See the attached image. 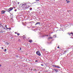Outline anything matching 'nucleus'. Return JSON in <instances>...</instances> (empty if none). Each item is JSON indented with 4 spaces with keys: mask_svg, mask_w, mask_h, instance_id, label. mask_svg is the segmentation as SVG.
Here are the masks:
<instances>
[{
    "mask_svg": "<svg viewBox=\"0 0 73 73\" xmlns=\"http://www.w3.org/2000/svg\"><path fill=\"white\" fill-rule=\"evenodd\" d=\"M4 31H0L1 33H4Z\"/></svg>",
    "mask_w": 73,
    "mask_h": 73,
    "instance_id": "obj_10",
    "label": "nucleus"
},
{
    "mask_svg": "<svg viewBox=\"0 0 73 73\" xmlns=\"http://www.w3.org/2000/svg\"><path fill=\"white\" fill-rule=\"evenodd\" d=\"M53 37L54 38L56 37V35H55L53 36Z\"/></svg>",
    "mask_w": 73,
    "mask_h": 73,
    "instance_id": "obj_15",
    "label": "nucleus"
},
{
    "mask_svg": "<svg viewBox=\"0 0 73 73\" xmlns=\"http://www.w3.org/2000/svg\"><path fill=\"white\" fill-rule=\"evenodd\" d=\"M20 50H21V48H20Z\"/></svg>",
    "mask_w": 73,
    "mask_h": 73,
    "instance_id": "obj_33",
    "label": "nucleus"
},
{
    "mask_svg": "<svg viewBox=\"0 0 73 73\" xmlns=\"http://www.w3.org/2000/svg\"><path fill=\"white\" fill-rule=\"evenodd\" d=\"M6 44H7V45H9V43H7L6 42Z\"/></svg>",
    "mask_w": 73,
    "mask_h": 73,
    "instance_id": "obj_18",
    "label": "nucleus"
},
{
    "mask_svg": "<svg viewBox=\"0 0 73 73\" xmlns=\"http://www.w3.org/2000/svg\"><path fill=\"white\" fill-rule=\"evenodd\" d=\"M23 8H25V9H26V6H24V7H23Z\"/></svg>",
    "mask_w": 73,
    "mask_h": 73,
    "instance_id": "obj_20",
    "label": "nucleus"
},
{
    "mask_svg": "<svg viewBox=\"0 0 73 73\" xmlns=\"http://www.w3.org/2000/svg\"><path fill=\"white\" fill-rule=\"evenodd\" d=\"M35 62H37V60H36L35 61Z\"/></svg>",
    "mask_w": 73,
    "mask_h": 73,
    "instance_id": "obj_32",
    "label": "nucleus"
},
{
    "mask_svg": "<svg viewBox=\"0 0 73 73\" xmlns=\"http://www.w3.org/2000/svg\"><path fill=\"white\" fill-rule=\"evenodd\" d=\"M70 36H72V35H70Z\"/></svg>",
    "mask_w": 73,
    "mask_h": 73,
    "instance_id": "obj_37",
    "label": "nucleus"
},
{
    "mask_svg": "<svg viewBox=\"0 0 73 73\" xmlns=\"http://www.w3.org/2000/svg\"><path fill=\"white\" fill-rule=\"evenodd\" d=\"M8 29H11V28H8Z\"/></svg>",
    "mask_w": 73,
    "mask_h": 73,
    "instance_id": "obj_24",
    "label": "nucleus"
},
{
    "mask_svg": "<svg viewBox=\"0 0 73 73\" xmlns=\"http://www.w3.org/2000/svg\"><path fill=\"white\" fill-rule=\"evenodd\" d=\"M53 70L54 71H55V72H58V71L56 69H54Z\"/></svg>",
    "mask_w": 73,
    "mask_h": 73,
    "instance_id": "obj_4",
    "label": "nucleus"
},
{
    "mask_svg": "<svg viewBox=\"0 0 73 73\" xmlns=\"http://www.w3.org/2000/svg\"><path fill=\"white\" fill-rule=\"evenodd\" d=\"M29 42H33V41H32V40H29Z\"/></svg>",
    "mask_w": 73,
    "mask_h": 73,
    "instance_id": "obj_9",
    "label": "nucleus"
},
{
    "mask_svg": "<svg viewBox=\"0 0 73 73\" xmlns=\"http://www.w3.org/2000/svg\"><path fill=\"white\" fill-rule=\"evenodd\" d=\"M15 34H17V32H15Z\"/></svg>",
    "mask_w": 73,
    "mask_h": 73,
    "instance_id": "obj_27",
    "label": "nucleus"
},
{
    "mask_svg": "<svg viewBox=\"0 0 73 73\" xmlns=\"http://www.w3.org/2000/svg\"><path fill=\"white\" fill-rule=\"evenodd\" d=\"M2 49H3V47H1Z\"/></svg>",
    "mask_w": 73,
    "mask_h": 73,
    "instance_id": "obj_25",
    "label": "nucleus"
},
{
    "mask_svg": "<svg viewBox=\"0 0 73 73\" xmlns=\"http://www.w3.org/2000/svg\"><path fill=\"white\" fill-rule=\"evenodd\" d=\"M49 38H52V37Z\"/></svg>",
    "mask_w": 73,
    "mask_h": 73,
    "instance_id": "obj_29",
    "label": "nucleus"
},
{
    "mask_svg": "<svg viewBox=\"0 0 73 73\" xmlns=\"http://www.w3.org/2000/svg\"><path fill=\"white\" fill-rule=\"evenodd\" d=\"M30 11H31V10H32V8H30Z\"/></svg>",
    "mask_w": 73,
    "mask_h": 73,
    "instance_id": "obj_19",
    "label": "nucleus"
},
{
    "mask_svg": "<svg viewBox=\"0 0 73 73\" xmlns=\"http://www.w3.org/2000/svg\"><path fill=\"white\" fill-rule=\"evenodd\" d=\"M5 28H6L7 29H8V27H7L6 25H5Z\"/></svg>",
    "mask_w": 73,
    "mask_h": 73,
    "instance_id": "obj_13",
    "label": "nucleus"
},
{
    "mask_svg": "<svg viewBox=\"0 0 73 73\" xmlns=\"http://www.w3.org/2000/svg\"><path fill=\"white\" fill-rule=\"evenodd\" d=\"M1 66V65H0V66Z\"/></svg>",
    "mask_w": 73,
    "mask_h": 73,
    "instance_id": "obj_36",
    "label": "nucleus"
},
{
    "mask_svg": "<svg viewBox=\"0 0 73 73\" xmlns=\"http://www.w3.org/2000/svg\"><path fill=\"white\" fill-rule=\"evenodd\" d=\"M69 35H73V33H71L69 34Z\"/></svg>",
    "mask_w": 73,
    "mask_h": 73,
    "instance_id": "obj_17",
    "label": "nucleus"
},
{
    "mask_svg": "<svg viewBox=\"0 0 73 73\" xmlns=\"http://www.w3.org/2000/svg\"><path fill=\"white\" fill-rule=\"evenodd\" d=\"M57 48H59V46H58Z\"/></svg>",
    "mask_w": 73,
    "mask_h": 73,
    "instance_id": "obj_30",
    "label": "nucleus"
},
{
    "mask_svg": "<svg viewBox=\"0 0 73 73\" xmlns=\"http://www.w3.org/2000/svg\"><path fill=\"white\" fill-rule=\"evenodd\" d=\"M36 54H37V55H38V56H41V53H40V51H36Z\"/></svg>",
    "mask_w": 73,
    "mask_h": 73,
    "instance_id": "obj_2",
    "label": "nucleus"
},
{
    "mask_svg": "<svg viewBox=\"0 0 73 73\" xmlns=\"http://www.w3.org/2000/svg\"><path fill=\"white\" fill-rule=\"evenodd\" d=\"M29 8V7L28 6V5H27V6H26V9H27V8Z\"/></svg>",
    "mask_w": 73,
    "mask_h": 73,
    "instance_id": "obj_6",
    "label": "nucleus"
},
{
    "mask_svg": "<svg viewBox=\"0 0 73 73\" xmlns=\"http://www.w3.org/2000/svg\"><path fill=\"white\" fill-rule=\"evenodd\" d=\"M42 50H44V51H45V49L43 48H42Z\"/></svg>",
    "mask_w": 73,
    "mask_h": 73,
    "instance_id": "obj_12",
    "label": "nucleus"
},
{
    "mask_svg": "<svg viewBox=\"0 0 73 73\" xmlns=\"http://www.w3.org/2000/svg\"><path fill=\"white\" fill-rule=\"evenodd\" d=\"M37 24H40L39 22H37L35 24V25H37Z\"/></svg>",
    "mask_w": 73,
    "mask_h": 73,
    "instance_id": "obj_5",
    "label": "nucleus"
},
{
    "mask_svg": "<svg viewBox=\"0 0 73 73\" xmlns=\"http://www.w3.org/2000/svg\"><path fill=\"white\" fill-rule=\"evenodd\" d=\"M41 66H43V64H41Z\"/></svg>",
    "mask_w": 73,
    "mask_h": 73,
    "instance_id": "obj_28",
    "label": "nucleus"
},
{
    "mask_svg": "<svg viewBox=\"0 0 73 73\" xmlns=\"http://www.w3.org/2000/svg\"><path fill=\"white\" fill-rule=\"evenodd\" d=\"M33 70H34V71L35 72V71H37V70L35 69H33Z\"/></svg>",
    "mask_w": 73,
    "mask_h": 73,
    "instance_id": "obj_14",
    "label": "nucleus"
},
{
    "mask_svg": "<svg viewBox=\"0 0 73 73\" xmlns=\"http://www.w3.org/2000/svg\"><path fill=\"white\" fill-rule=\"evenodd\" d=\"M18 40H19V41H20V39H19Z\"/></svg>",
    "mask_w": 73,
    "mask_h": 73,
    "instance_id": "obj_31",
    "label": "nucleus"
},
{
    "mask_svg": "<svg viewBox=\"0 0 73 73\" xmlns=\"http://www.w3.org/2000/svg\"><path fill=\"white\" fill-rule=\"evenodd\" d=\"M13 7H12L10 8L9 9H8V10H7V12H9L10 11H12V10H13Z\"/></svg>",
    "mask_w": 73,
    "mask_h": 73,
    "instance_id": "obj_1",
    "label": "nucleus"
},
{
    "mask_svg": "<svg viewBox=\"0 0 73 73\" xmlns=\"http://www.w3.org/2000/svg\"><path fill=\"white\" fill-rule=\"evenodd\" d=\"M70 1H67V3H70Z\"/></svg>",
    "mask_w": 73,
    "mask_h": 73,
    "instance_id": "obj_11",
    "label": "nucleus"
},
{
    "mask_svg": "<svg viewBox=\"0 0 73 73\" xmlns=\"http://www.w3.org/2000/svg\"><path fill=\"white\" fill-rule=\"evenodd\" d=\"M1 13L2 14H4L5 13V11H1Z\"/></svg>",
    "mask_w": 73,
    "mask_h": 73,
    "instance_id": "obj_3",
    "label": "nucleus"
},
{
    "mask_svg": "<svg viewBox=\"0 0 73 73\" xmlns=\"http://www.w3.org/2000/svg\"><path fill=\"white\" fill-rule=\"evenodd\" d=\"M39 73H40L39 72Z\"/></svg>",
    "mask_w": 73,
    "mask_h": 73,
    "instance_id": "obj_38",
    "label": "nucleus"
},
{
    "mask_svg": "<svg viewBox=\"0 0 73 73\" xmlns=\"http://www.w3.org/2000/svg\"><path fill=\"white\" fill-rule=\"evenodd\" d=\"M15 12H16V11H17V9H15Z\"/></svg>",
    "mask_w": 73,
    "mask_h": 73,
    "instance_id": "obj_23",
    "label": "nucleus"
},
{
    "mask_svg": "<svg viewBox=\"0 0 73 73\" xmlns=\"http://www.w3.org/2000/svg\"><path fill=\"white\" fill-rule=\"evenodd\" d=\"M6 51H7V49H5V52Z\"/></svg>",
    "mask_w": 73,
    "mask_h": 73,
    "instance_id": "obj_22",
    "label": "nucleus"
},
{
    "mask_svg": "<svg viewBox=\"0 0 73 73\" xmlns=\"http://www.w3.org/2000/svg\"><path fill=\"white\" fill-rule=\"evenodd\" d=\"M19 3H19H19H18V4H19Z\"/></svg>",
    "mask_w": 73,
    "mask_h": 73,
    "instance_id": "obj_34",
    "label": "nucleus"
},
{
    "mask_svg": "<svg viewBox=\"0 0 73 73\" xmlns=\"http://www.w3.org/2000/svg\"><path fill=\"white\" fill-rule=\"evenodd\" d=\"M66 0V1H68V0Z\"/></svg>",
    "mask_w": 73,
    "mask_h": 73,
    "instance_id": "obj_35",
    "label": "nucleus"
},
{
    "mask_svg": "<svg viewBox=\"0 0 73 73\" xmlns=\"http://www.w3.org/2000/svg\"><path fill=\"white\" fill-rule=\"evenodd\" d=\"M36 1H38L39 0H36Z\"/></svg>",
    "mask_w": 73,
    "mask_h": 73,
    "instance_id": "obj_26",
    "label": "nucleus"
},
{
    "mask_svg": "<svg viewBox=\"0 0 73 73\" xmlns=\"http://www.w3.org/2000/svg\"><path fill=\"white\" fill-rule=\"evenodd\" d=\"M17 35L18 36H19V35H20V33H17Z\"/></svg>",
    "mask_w": 73,
    "mask_h": 73,
    "instance_id": "obj_21",
    "label": "nucleus"
},
{
    "mask_svg": "<svg viewBox=\"0 0 73 73\" xmlns=\"http://www.w3.org/2000/svg\"><path fill=\"white\" fill-rule=\"evenodd\" d=\"M27 4V3H25L23 4V5H26Z\"/></svg>",
    "mask_w": 73,
    "mask_h": 73,
    "instance_id": "obj_8",
    "label": "nucleus"
},
{
    "mask_svg": "<svg viewBox=\"0 0 73 73\" xmlns=\"http://www.w3.org/2000/svg\"><path fill=\"white\" fill-rule=\"evenodd\" d=\"M53 66L54 67H55V68L56 67V66L55 65H53Z\"/></svg>",
    "mask_w": 73,
    "mask_h": 73,
    "instance_id": "obj_16",
    "label": "nucleus"
},
{
    "mask_svg": "<svg viewBox=\"0 0 73 73\" xmlns=\"http://www.w3.org/2000/svg\"><path fill=\"white\" fill-rule=\"evenodd\" d=\"M56 68H60V67L58 66H56Z\"/></svg>",
    "mask_w": 73,
    "mask_h": 73,
    "instance_id": "obj_7",
    "label": "nucleus"
}]
</instances>
